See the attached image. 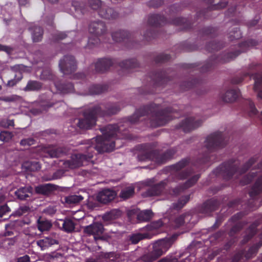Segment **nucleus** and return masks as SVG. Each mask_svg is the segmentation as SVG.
Here are the masks:
<instances>
[{"mask_svg": "<svg viewBox=\"0 0 262 262\" xmlns=\"http://www.w3.org/2000/svg\"><path fill=\"white\" fill-rule=\"evenodd\" d=\"M123 130L117 124H108L101 128L102 136L82 141L81 144L85 145L83 147L85 153L72 155L70 159L63 162L65 167L74 169L87 165L92 161L96 150L100 154L113 151L115 147L114 139L117 133Z\"/></svg>", "mask_w": 262, "mask_h": 262, "instance_id": "f257e3e1", "label": "nucleus"}, {"mask_svg": "<svg viewBox=\"0 0 262 262\" xmlns=\"http://www.w3.org/2000/svg\"><path fill=\"white\" fill-rule=\"evenodd\" d=\"M160 104L155 103L143 105L136 110L132 116L126 119L127 121L126 123H136L141 117L147 116L149 117L150 126L156 128L164 125L168 121L176 117L173 115L174 111L172 108L168 107L160 110Z\"/></svg>", "mask_w": 262, "mask_h": 262, "instance_id": "f03ea898", "label": "nucleus"}, {"mask_svg": "<svg viewBox=\"0 0 262 262\" xmlns=\"http://www.w3.org/2000/svg\"><path fill=\"white\" fill-rule=\"evenodd\" d=\"M121 110L120 103L106 102L90 107L83 113V118L78 119L77 126L82 129H90L94 126L97 117L111 116L117 114Z\"/></svg>", "mask_w": 262, "mask_h": 262, "instance_id": "7ed1b4c3", "label": "nucleus"}, {"mask_svg": "<svg viewBox=\"0 0 262 262\" xmlns=\"http://www.w3.org/2000/svg\"><path fill=\"white\" fill-rule=\"evenodd\" d=\"M137 159L139 161H152L157 164H164L172 159L178 151L177 147H173L161 153L159 150L154 149L150 143H145L136 146Z\"/></svg>", "mask_w": 262, "mask_h": 262, "instance_id": "20e7f679", "label": "nucleus"}, {"mask_svg": "<svg viewBox=\"0 0 262 262\" xmlns=\"http://www.w3.org/2000/svg\"><path fill=\"white\" fill-rule=\"evenodd\" d=\"M257 161L256 157H251L239 168V164L235 163V160L231 159L216 167L213 172L216 176H221L224 180H229L236 172L241 174L246 173Z\"/></svg>", "mask_w": 262, "mask_h": 262, "instance_id": "39448f33", "label": "nucleus"}, {"mask_svg": "<svg viewBox=\"0 0 262 262\" xmlns=\"http://www.w3.org/2000/svg\"><path fill=\"white\" fill-rule=\"evenodd\" d=\"M252 40H247L238 44V50L231 52H224L219 55H213L201 67V72H206L213 69L218 64L224 63L230 61L235 58L241 53L246 52L248 48L252 45Z\"/></svg>", "mask_w": 262, "mask_h": 262, "instance_id": "423d86ee", "label": "nucleus"}, {"mask_svg": "<svg viewBox=\"0 0 262 262\" xmlns=\"http://www.w3.org/2000/svg\"><path fill=\"white\" fill-rule=\"evenodd\" d=\"M252 78L254 81L253 89L257 92V97L262 99V64L252 62L249 64L248 71L240 76H236L231 80V83L237 84L241 83L245 77Z\"/></svg>", "mask_w": 262, "mask_h": 262, "instance_id": "0eeeda50", "label": "nucleus"}, {"mask_svg": "<svg viewBox=\"0 0 262 262\" xmlns=\"http://www.w3.org/2000/svg\"><path fill=\"white\" fill-rule=\"evenodd\" d=\"M179 233H174L171 236L156 241L152 246V250L142 256L144 262H154L163 255L176 241Z\"/></svg>", "mask_w": 262, "mask_h": 262, "instance_id": "6e6552de", "label": "nucleus"}, {"mask_svg": "<svg viewBox=\"0 0 262 262\" xmlns=\"http://www.w3.org/2000/svg\"><path fill=\"white\" fill-rule=\"evenodd\" d=\"M139 62L136 59L124 60L119 62L116 59L101 58L98 59L95 64V71L98 73H103L107 71L111 67H119L122 70H132L139 66Z\"/></svg>", "mask_w": 262, "mask_h": 262, "instance_id": "1a4fd4ad", "label": "nucleus"}, {"mask_svg": "<svg viewBox=\"0 0 262 262\" xmlns=\"http://www.w3.org/2000/svg\"><path fill=\"white\" fill-rule=\"evenodd\" d=\"M190 161V158L187 157L169 166L168 168L171 173L169 176V179L172 182H177L179 180H185L190 177L194 173L191 168H187L182 170L188 165Z\"/></svg>", "mask_w": 262, "mask_h": 262, "instance_id": "9d476101", "label": "nucleus"}, {"mask_svg": "<svg viewBox=\"0 0 262 262\" xmlns=\"http://www.w3.org/2000/svg\"><path fill=\"white\" fill-rule=\"evenodd\" d=\"M168 23L176 26H182V29L184 30L190 29L192 27L191 21L184 17H176L168 20L163 15L154 14L149 15L148 18V25L152 27L157 28Z\"/></svg>", "mask_w": 262, "mask_h": 262, "instance_id": "9b49d317", "label": "nucleus"}, {"mask_svg": "<svg viewBox=\"0 0 262 262\" xmlns=\"http://www.w3.org/2000/svg\"><path fill=\"white\" fill-rule=\"evenodd\" d=\"M89 31L94 36L89 38L88 47L93 48L100 42L99 36L103 35L106 32V26L104 22L101 20L92 21L89 26Z\"/></svg>", "mask_w": 262, "mask_h": 262, "instance_id": "f8f14e48", "label": "nucleus"}, {"mask_svg": "<svg viewBox=\"0 0 262 262\" xmlns=\"http://www.w3.org/2000/svg\"><path fill=\"white\" fill-rule=\"evenodd\" d=\"M227 140L223 133L214 132L209 135L205 140V147L208 151H213L223 148L227 144Z\"/></svg>", "mask_w": 262, "mask_h": 262, "instance_id": "ddd939ff", "label": "nucleus"}, {"mask_svg": "<svg viewBox=\"0 0 262 262\" xmlns=\"http://www.w3.org/2000/svg\"><path fill=\"white\" fill-rule=\"evenodd\" d=\"M113 40L116 42H122L127 48H137L138 43L134 40V34L125 30H119L112 34Z\"/></svg>", "mask_w": 262, "mask_h": 262, "instance_id": "4468645a", "label": "nucleus"}, {"mask_svg": "<svg viewBox=\"0 0 262 262\" xmlns=\"http://www.w3.org/2000/svg\"><path fill=\"white\" fill-rule=\"evenodd\" d=\"M60 72L64 75H69L76 71L77 68V61L72 55H64L59 62Z\"/></svg>", "mask_w": 262, "mask_h": 262, "instance_id": "2eb2a0df", "label": "nucleus"}, {"mask_svg": "<svg viewBox=\"0 0 262 262\" xmlns=\"http://www.w3.org/2000/svg\"><path fill=\"white\" fill-rule=\"evenodd\" d=\"M169 73L166 71H153L149 74L148 78L150 80V84H152L154 88L162 86L167 83L171 80Z\"/></svg>", "mask_w": 262, "mask_h": 262, "instance_id": "dca6fc26", "label": "nucleus"}, {"mask_svg": "<svg viewBox=\"0 0 262 262\" xmlns=\"http://www.w3.org/2000/svg\"><path fill=\"white\" fill-rule=\"evenodd\" d=\"M220 200L215 197L207 200L198 208L199 212L205 215H211V213L217 210L220 206Z\"/></svg>", "mask_w": 262, "mask_h": 262, "instance_id": "f3484780", "label": "nucleus"}, {"mask_svg": "<svg viewBox=\"0 0 262 262\" xmlns=\"http://www.w3.org/2000/svg\"><path fill=\"white\" fill-rule=\"evenodd\" d=\"M202 121L193 117H188L176 126L177 129H182L184 133H189L201 125Z\"/></svg>", "mask_w": 262, "mask_h": 262, "instance_id": "a211bd4d", "label": "nucleus"}, {"mask_svg": "<svg viewBox=\"0 0 262 262\" xmlns=\"http://www.w3.org/2000/svg\"><path fill=\"white\" fill-rule=\"evenodd\" d=\"M83 232L88 235H93L94 239L96 241L102 238V235L104 232V227L101 223L94 222L84 227Z\"/></svg>", "mask_w": 262, "mask_h": 262, "instance_id": "6ab92c4d", "label": "nucleus"}, {"mask_svg": "<svg viewBox=\"0 0 262 262\" xmlns=\"http://www.w3.org/2000/svg\"><path fill=\"white\" fill-rule=\"evenodd\" d=\"M167 182L168 181L167 180H164L153 185L143 193V196L144 197H151L161 195L163 193L167 185Z\"/></svg>", "mask_w": 262, "mask_h": 262, "instance_id": "aec40b11", "label": "nucleus"}, {"mask_svg": "<svg viewBox=\"0 0 262 262\" xmlns=\"http://www.w3.org/2000/svg\"><path fill=\"white\" fill-rule=\"evenodd\" d=\"M206 3H207L210 6H208L206 9L197 12L198 17H203L204 18H207L208 17V14L213 10H217L224 8L227 5V2H221L216 5H212L214 0H204Z\"/></svg>", "mask_w": 262, "mask_h": 262, "instance_id": "412c9836", "label": "nucleus"}, {"mask_svg": "<svg viewBox=\"0 0 262 262\" xmlns=\"http://www.w3.org/2000/svg\"><path fill=\"white\" fill-rule=\"evenodd\" d=\"M98 14L101 18L105 19L113 20L117 18L119 13L113 8L103 5L98 10Z\"/></svg>", "mask_w": 262, "mask_h": 262, "instance_id": "4be33fe9", "label": "nucleus"}, {"mask_svg": "<svg viewBox=\"0 0 262 262\" xmlns=\"http://www.w3.org/2000/svg\"><path fill=\"white\" fill-rule=\"evenodd\" d=\"M200 178V174H195L189 179H188L184 183L178 186L173 189V192L176 195H179L180 193L185 190L191 187L194 185Z\"/></svg>", "mask_w": 262, "mask_h": 262, "instance_id": "5701e85b", "label": "nucleus"}, {"mask_svg": "<svg viewBox=\"0 0 262 262\" xmlns=\"http://www.w3.org/2000/svg\"><path fill=\"white\" fill-rule=\"evenodd\" d=\"M117 194L114 190L104 189L100 191L97 195V200L101 203L107 204L113 201Z\"/></svg>", "mask_w": 262, "mask_h": 262, "instance_id": "b1692460", "label": "nucleus"}, {"mask_svg": "<svg viewBox=\"0 0 262 262\" xmlns=\"http://www.w3.org/2000/svg\"><path fill=\"white\" fill-rule=\"evenodd\" d=\"M260 223L261 220L259 219L255 221L250 225L246 231V234L244 236L241 242L242 244H246L256 234L257 232V227L260 225Z\"/></svg>", "mask_w": 262, "mask_h": 262, "instance_id": "393cba45", "label": "nucleus"}, {"mask_svg": "<svg viewBox=\"0 0 262 262\" xmlns=\"http://www.w3.org/2000/svg\"><path fill=\"white\" fill-rule=\"evenodd\" d=\"M54 85L57 90L61 94H66L75 92V88L73 83L70 82H55Z\"/></svg>", "mask_w": 262, "mask_h": 262, "instance_id": "a878e982", "label": "nucleus"}, {"mask_svg": "<svg viewBox=\"0 0 262 262\" xmlns=\"http://www.w3.org/2000/svg\"><path fill=\"white\" fill-rule=\"evenodd\" d=\"M240 94L238 89H230L222 96V99L223 101L226 102H232L236 100Z\"/></svg>", "mask_w": 262, "mask_h": 262, "instance_id": "bb28decb", "label": "nucleus"}, {"mask_svg": "<svg viewBox=\"0 0 262 262\" xmlns=\"http://www.w3.org/2000/svg\"><path fill=\"white\" fill-rule=\"evenodd\" d=\"M45 152L51 158H58L66 153V149L56 146H51L45 149Z\"/></svg>", "mask_w": 262, "mask_h": 262, "instance_id": "cd10ccee", "label": "nucleus"}, {"mask_svg": "<svg viewBox=\"0 0 262 262\" xmlns=\"http://www.w3.org/2000/svg\"><path fill=\"white\" fill-rule=\"evenodd\" d=\"M56 189V188L55 185L51 184H46L40 185L36 187L35 192L37 194L49 195L53 193Z\"/></svg>", "mask_w": 262, "mask_h": 262, "instance_id": "c85d7f7f", "label": "nucleus"}, {"mask_svg": "<svg viewBox=\"0 0 262 262\" xmlns=\"http://www.w3.org/2000/svg\"><path fill=\"white\" fill-rule=\"evenodd\" d=\"M202 81L198 78H193L190 81H184L180 85L181 91H185L193 87L201 86Z\"/></svg>", "mask_w": 262, "mask_h": 262, "instance_id": "c756f323", "label": "nucleus"}, {"mask_svg": "<svg viewBox=\"0 0 262 262\" xmlns=\"http://www.w3.org/2000/svg\"><path fill=\"white\" fill-rule=\"evenodd\" d=\"M190 214L189 213H185L177 216L172 222V225L174 228H178L183 226L186 221H190Z\"/></svg>", "mask_w": 262, "mask_h": 262, "instance_id": "7c9ffc66", "label": "nucleus"}, {"mask_svg": "<svg viewBox=\"0 0 262 262\" xmlns=\"http://www.w3.org/2000/svg\"><path fill=\"white\" fill-rule=\"evenodd\" d=\"M59 244L58 240L47 237L40 239L37 242V245L41 248V250L46 249L52 245Z\"/></svg>", "mask_w": 262, "mask_h": 262, "instance_id": "2f4dec72", "label": "nucleus"}, {"mask_svg": "<svg viewBox=\"0 0 262 262\" xmlns=\"http://www.w3.org/2000/svg\"><path fill=\"white\" fill-rule=\"evenodd\" d=\"M83 199L81 195H70L63 199V202L66 206H72L80 203Z\"/></svg>", "mask_w": 262, "mask_h": 262, "instance_id": "473e14b6", "label": "nucleus"}, {"mask_svg": "<svg viewBox=\"0 0 262 262\" xmlns=\"http://www.w3.org/2000/svg\"><path fill=\"white\" fill-rule=\"evenodd\" d=\"M31 187H21L15 191V195L20 200H25L29 197V193H31Z\"/></svg>", "mask_w": 262, "mask_h": 262, "instance_id": "72a5a7b5", "label": "nucleus"}, {"mask_svg": "<svg viewBox=\"0 0 262 262\" xmlns=\"http://www.w3.org/2000/svg\"><path fill=\"white\" fill-rule=\"evenodd\" d=\"M262 246V238L260 237V241L251 246L247 252H245L244 256L247 259L252 258L257 254L258 249Z\"/></svg>", "mask_w": 262, "mask_h": 262, "instance_id": "f704fd0d", "label": "nucleus"}, {"mask_svg": "<svg viewBox=\"0 0 262 262\" xmlns=\"http://www.w3.org/2000/svg\"><path fill=\"white\" fill-rule=\"evenodd\" d=\"M108 89L105 84H93L89 88L88 94L90 95H98L106 91Z\"/></svg>", "mask_w": 262, "mask_h": 262, "instance_id": "c9c22d12", "label": "nucleus"}, {"mask_svg": "<svg viewBox=\"0 0 262 262\" xmlns=\"http://www.w3.org/2000/svg\"><path fill=\"white\" fill-rule=\"evenodd\" d=\"M199 34L201 37L212 38L216 35L217 29L212 27H205L199 31Z\"/></svg>", "mask_w": 262, "mask_h": 262, "instance_id": "e433bc0d", "label": "nucleus"}, {"mask_svg": "<svg viewBox=\"0 0 262 262\" xmlns=\"http://www.w3.org/2000/svg\"><path fill=\"white\" fill-rule=\"evenodd\" d=\"M30 29L32 31V36L33 41H40L42 38L43 33L42 28L39 26H34Z\"/></svg>", "mask_w": 262, "mask_h": 262, "instance_id": "4c0bfd02", "label": "nucleus"}, {"mask_svg": "<svg viewBox=\"0 0 262 262\" xmlns=\"http://www.w3.org/2000/svg\"><path fill=\"white\" fill-rule=\"evenodd\" d=\"M63 221L62 229L67 233H71L74 231L75 228V222L70 218L66 217Z\"/></svg>", "mask_w": 262, "mask_h": 262, "instance_id": "58836bf2", "label": "nucleus"}, {"mask_svg": "<svg viewBox=\"0 0 262 262\" xmlns=\"http://www.w3.org/2000/svg\"><path fill=\"white\" fill-rule=\"evenodd\" d=\"M40 78L41 80L52 81L54 84H55V82L57 81L56 76L50 69H43L40 75Z\"/></svg>", "mask_w": 262, "mask_h": 262, "instance_id": "ea45409f", "label": "nucleus"}, {"mask_svg": "<svg viewBox=\"0 0 262 262\" xmlns=\"http://www.w3.org/2000/svg\"><path fill=\"white\" fill-rule=\"evenodd\" d=\"M72 5L75 12L79 15H83L87 11L86 6L83 2L74 1L72 3Z\"/></svg>", "mask_w": 262, "mask_h": 262, "instance_id": "a19ab883", "label": "nucleus"}, {"mask_svg": "<svg viewBox=\"0 0 262 262\" xmlns=\"http://www.w3.org/2000/svg\"><path fill=\"white\" fill-rule=\"evenodd\" d=\"M42 83L36 80H29L26 87L24 89L25 91H37L41 90Z\"/></svg>", "mask_w": 262, "mask_h": 262, "instance_id": "79ce46f5", "label": "nucleus"}, {"mask_svg": "<svg viewBox=\"0 0 262 262\" xmlns=\"http://www.w3.org/2000/svg\"><path fill=\"white\" fill-rule=\"evenodd\" d=\"M150 238L151 237L148 233H137L132 234L129 236V241L133 244H137L142 239Z\"/></svg>", "mask_w": 262, "mask_h": 262, "instance_id": "37998d69", "label": "nucleus"}, {"mask_svg": "<svg viewBox=\"0 0 262 262\" xmlns=\"http://www.w3.org/2000/svg\"><path fill=\"white\" fill-rule=\"evenodd\" d=\"M153 213L150 210H145L140 212L137 219L139 222H148L152 217Z\"/></svg>", "mask_w": 262, "mask_h": 262, "instance_id": "c03bdc74", "label": "nucleus"}, {"mask_svg": "<svg viewBox=\"0 0 262 262\" xmlns=\"http://www.w3.org/2000/svg\"><path fill=\"white\" fill-rule=\"evenodd\" d=\"M37 226L40 231L43 232L49 230L52 227V224L50 221L39 217L37 221Z\"/></svg>", "mask_w": 262, "mask_h": 262, "instance_id": "a18cd8bd", "label": "nucleus"}, {"mask_svg": "<svg viewBox=\"0 0 262 262\" xmlns=\"http://www.w3.org/2000/svg\"><path fill=\"white\" fill-rule=\"evenodd\" d=\"M121 215V211L119 209H112L109 212H106L103 216L104 220H113L118 218Z\"/></svg>", "mask_w": 262, "mask_h": 262, "instance_id": "49530a36", "label": "nucleus"}, {"mask_svg": "<svg viewBox=\"0 0 262 262\" xmlns=\"http://www.w3.org/2000/svg\"><path fill=\"white\" fill-rule=\"evenodd\" d=\"M189 199L190 194L182 196L177 202L172 204L173 208L177 210L181 209L189 201Z\"/></svg>", "mask_w": 262, "mask_h": 262, "instance_id": "de8ad7c7", "label": "nucleus"}, {"mask_svg": "<svg viewBox=\"0 0 262 262\" xmlns=\"http://www.w3.org/2000/svg\"><path fill=\"white\" fill-rule=\"evenodd\" d=\"M224 47V43L222 42H216L213 41L206 45V50L209 52H213L219 50Z\"/></svg>", "mask_w": 262, "mask_h": 262, "instance_id": "09e8293b", "label": "nucleus"}, {"mask_svg": "<svg viewBox=\"0 0 262 262\" xmlns=\"http://www.w3.org/2000/svg\"><path fill=\"white\" fill-rule=\"evenodd\" d=\"M242 36V34L241 31L237 27H234L232 29V30H230L228 34V38L230 40L239 39Z\"/></svg>", "mask_w": 262, "mask_h": 262, "instance_id": "8fccbe9b", "label": "nucleus"}, {"mask_svg": "<svg viewBox=\"0 0 262 262\" xmlns=\"http://www.w3.org/2000/svg\"><path fill=\"white\" fill-rule=\"evenodd\" d=\"M102 257L105 259V262H119V256L114 252L104 253Z\"/></svg>", "mask_w": 262, "mask_h": 262, "instance_id": "3c124183", "label": "nucleus"}, {"mask_svg": "<svg viewBox=\"0 0 262 262\" xmlns=\"http://www.w3.org/2000/svg\"><path fill=\"white\" fill-rule=\"evenodd\" d=\"M257 172H250L242 178L240 183L242 185H245L250 184L253 179L257 176Z\"/></svg>", "mask_w": 262, "mask_h": 262, "instance_id": "603ef678", "label": "nucleus"}, {"mask_svg": "<svg viewBox=\"0 0 262 262\" xmlns=\"http://www.w3.org/2000/svg\"><path fill=\"white\" fill-rule=\"evenodd\" d=\"M134 188L133 187H128L121 190L120 196V198L126 200L132 197L134 195Z\"/></svg>", "mask_w": 262, "mask_h": 262, "instance_id": "864d4df0", "label": "nucleus"}, {"mask_svg": "<svg viewBox=\"0 0 262 262\" xmlns=\"http://www.w3.org/2000/svg\"><path fill=\"white\" fill-rule=\"evenodd\" d=\"M245 224L242 222H237L231 228L229 232V235L230 237H234V235L239 231H240L243 228Z\"/></svg>", "mask_w": 262, "mask_h": 262, "instance_id": "5fc2aeb1", "label": "nucleus"}, {"mask_svg": "<svg viewBox=\"0 0 262 262\" xmlns=\"http://www.w3.org/2000/svg\"><path fill=\"white\" fill-rule=\"evenodd\" d=\"M21 99V97L17 95H11L0 97V100L5 102H16Z\"/></svg>", "mask_w": 262, "mask_h": 262, "instance_id": "6e6d98bb", "label": "nucleus"}, {"mask_svg": "<svg viewBox=\"0 0 262 262\" xmlns=\"http://www.w3.org/2000/svg\"><path fill=\"white\" fill-rule=\"evenodd\" d=\"M158 36L159 34L157 32L153 29H149L144 34L143 38L145 41H149L152 39L158 37Z\"/></svg>", "mask_w": 262, "mask_h": 262, "instance_id": "4d7b16f0", "label": "nucleus"}, {"mask_svg": "<svg viewBox=\"0 0 262 262\" xmlns=\"http://www.w3.org/2000/svg\"><path fill=\"white\" fill-rule=\"evenodd\" d=\"M170 56L166 54H159L157 55L154 58V61L156 63H162L169 60Z\"/></svg>", "mask_w": 262, "mask_h": 262, "instance_id": "13d9d810", "label": "nucleus"}, {"mask_svg": "<svg viewBox=\"0 0 262 262\" xmlns=\"http://www.w3.org/2000/svg\"><path fill=\"white\" fill-rule=\"evenodd\" d=\"M13 137L12 133L9 131L3 130L0 132V141L8 142Z\"/></svg>", "mask_w": 262, "mask_h": 262, "instance_id": "bf43d9fd", "label": "nucleus"}, {"mask_svg": "<svg viewBox=\"0 0 262 262\" xmlns=\"http://www.w3.org/2000/svg\"><path fill=\"white\" fill-rule=\"evenodd\" d=\"M211 161H212L211 157L207 153L203 155L201 158L198 159L193 165L195 166L199 167V165L206 163Z\"/></svg>", "mask_w": 262, "mask_h": 262, "instance_id": "052dcab7", "label": "nucleus"}, {"mask_svg": "<svg viewBox=\"0 0 262 262\" xmlns=\"http://www.w3.org/2000/svg\"><path fill=\"white\" fill-rule=\"evenodd\" d=\"M22 78V73L20 72H18L15 75V78L14 79L10 80L8 81L7 85L8 86L12 87L15 85Z\"/></svg>", "mask_w": 262, "mask_h": 262, "instance_id": "680f3d73", "label": "nucleus"}, {"mask_svg": "<svg viewBox=\"0 0 262 262\" xmlns=\"http://www.w3.org/2000/svg\"><path fill=\"white\" fill-rule=\"evenodd\" d=\"M88 4L93 10H99L103 5L101 0H88Z\"/></svg>", "mask_w": 262, "mask_h": 262, "instance_id": "e2e57ef3", "label": "nucleus"}, {"mask_svg": "<svg viewBox=\"0 0 262 262\" xmlns=\"http://www.w3.org/2000/svg\"><path fill=\"white\" fill-rule=\"evenodd\" d=\"M246 103L248 104L249 115L250 116L256 115L258 113V111L255 107L254 103L250 100H247Z\"/></svg>", "mask_w": 262, "mask_h": 262, "instance_id": "0e129e2a", "label": "nucleus"}, {"mask_svg": "<svg viewBox=\"0 0 262 262\" xmlns=\"http://www.w3.org/2000/svg\"><path fill=\"white\" fill-rule=\"evenodd\" d=\"M0 126L6 128H9L10 126H14V120L10 119L2 120L0 121Z\"/></svg>", "mask_w": 262, "mask_h": 262, "instance_id": "69168bd1", "label": "nucleus"}, {"mask_svg": "<svg viewBox=\"0 0 262 262\" xmlns=\"http://www.w3.org/2000/svg\"><path fill=\"white\" fill-rule=\"evenodd\" d=\"M245 254L244 250H241L235 253L233 257L232 258L231 262H239V261L243 258Z\"/></svg>", "mask_w": 262, "mask_h": 262, "instance_id": "338daca9", "label": "nucleus"}, {"mask_svg": "<svg viewBox=\"0 0 262 262\" xmlns=\"http://www.w3.org/2000/svg\"><path fill=\"white\" fill-rule=\"evenodd\" d=\"M10 208L7 204H5L0 206V218L8 214L10 212Z\"/></svg>", "mask_w": 262, "mask_h": 262, "instance_id": "774afa93", "label": "nucleus"}]
</instances>
